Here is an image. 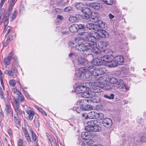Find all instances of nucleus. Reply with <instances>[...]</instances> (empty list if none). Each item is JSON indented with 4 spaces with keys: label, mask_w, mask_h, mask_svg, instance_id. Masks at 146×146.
<instances>
[{
    "label": "nucleus",
    "mask_w": 146,
    "mask_h": 146,
    "mask_svg": "<svg viewBox=\"0 0 146 146\" xmlns=\"http://www.w3.org/2000/svg\"><path fill=\"white\" fill-rule=\"evenodd\" d=\"M72 9V8L70 6H68L65 7L64 9V11L65 12H68L70 11Z\"/></svg>",
    "instance_id": "nucleus-55"
},
{
    "label": "nucleus",
    "mask_w": 146,
    "mask_h": 146,
    "mask_svg": "<svg viewBox=\"0 0 146 146\" xmlns=\"http://www.w3.org/2000/svg\"><path fill=\"white\" fill-rule=\"evenodd\" d=\"M13 55V54L12 52H11L8 54V56L7 57L4 58L3 62L4 65H5L6 67L7 65H9L11 64Z\"/></svg>",
    "instance_id": "nucleus-13"
},
{
    "label": "nucleus",
    "mask_w": 146,
    "mask_h": 146,
    "mask_svg": "<svg viewBox=\"0 0 146 146\" xmlns=\"http://www.w3.org/2000/svg\"><path fill=\"white\" fill-rule=\"evenodd\" d=\"M78 62L79 64L84 66H86V65L89 63L86 59L82 56L78 57Z\"/></svg>",
    "instance_id": "nucleus-18"
},
{
    "label": "nucleus",
    "mask_w": 146,
    "mask_h": 146,
    "mask_svg": "<svg viewBox=\"0 0 146 146\" xmlns=\"http://www.w3.org/2000/svg\"><path fill=\"white\" fill-rule=\"evenodd\" d=\"M88 125L85 127L86 131L93 132H99L101 131V127L98 124L96 120H92L88 122Z\"/></svg>",
    "instance_id": "nucleus-5"
},
{
    "label": "nucleus",
    "mask_w": 146,
    "mask_h": 146,
    "mask_svg": "<svg viewBox=\"0 0 146 146\" xmlns=\"http://www.w3.org/2000/svg\"><path fill=\"white\" fill-rule=\"evenodd\" d=\"M10 12L7 11L5 17L3 18V22L4 23V30L6 29L9 23L8 17Z\"/></svg>",
    "instance_id": "nucleus-19"
},
{
    "label": "nucleus",
    "mask_w": 146,
    "mask_h": 146,
    "mask_svg": "<svg viewBox=\"0 0 146 146\" xmlns=\"http://www.w3.org/2000/svg\"><path fill=\"white\" fill-rule=\"evenodd\" d=\"M92 30L97 31H101L102 29L101 26L99 24H95L94 23L93 27Z\"/></svg>",
    "instance_id": "nucleus-37"
},
{
    "label": "nucleus",
    "mask_w": 146,
    "mask_h": 146,
    "mask_svg": "<svg viewBox=\"0 0 146 146\" xmlns=\"http://www.w3.org/2000/svg\"><path fill=\"white\" fill-rule=\"evenodd\" d=\"M104 117V115L102 113H98L96 112V118L98 119H102Z\"/></svg>",
    "instance_id": "nucleus-43"
},
{
    "label": "nucleus",
    "mask_w": 146,
    "mask_h": 146,
    "mask_svg": "<svg viewBox=\"0 0 146 146\" xmlns=\"http://www.w3.org/2000/svg\"><path fill=\"white\" fill-rule=\"evenodd\" d=\"M104 52L106 54L111 53L112 52V51L110 49L106 48L104 50Z\"/></svg>",
    "instance_id": "nucleus-62"
},
{
    "label": "nucleus",
    "mask_w": 146,
    "mask_h": 146,
    "mask_svg": "<svg viewBox=\"0 0 146 146\" xmlns=\"http://www.w3.org/2000/svg\"><path fill=\"white\" fill-rule=\"evenodd\" d=\"M17 13V11H15L11 15V16L10 17V21H11L13 20L16 17Z\"/></svg>",
    "instance_id": "nucleus-39"
},
{
    "label": "nucleus",
    "mask_w": 146,
    "mask_h": 146,
    "mask_svg": "<svg viewBox=\"0 0 146 146\" xmlns=\"http://www.w3.org/2000/svg\"><path fill=\"white\" fill-rule=\"evenodd\" d=\"M89 85H91L90 91L94 93H98L102 91L101 88L104 87V84L100 82H95L89 83Z\"/></svg>",
    "instance_id": "nucleus-6"
},
{
    "label": "nucleus",
    "mask_w": 146,
    "mask_h": 146,
    "mask_svg": "<svg viewBox=\"0 0 146 146\" xmlns=\"http://www.w3.org/2000/svg\"><path fill=\"white\" fill-rule=\"evenodd\" d=\"M13 100L14 104L13 105V106L14 109L19 108V105L18 102L15 99H13Z\"/></svg>",
    "instance_id": "nucleus-40"
},
{
    "label": "nucleus",
    "mask_w": 146,
    "mask_h": 146,
    "mask_svg": "<svg viewBox=\"0 0 146 146\" xmlns=\"http://www.w3.org/2000/svg\"><path fill=\"white\" fill-rule=\"evenodd\" d=\"M1 7L0 9V15L2 16L4 13L5 10L4 8L1 9Z\"/></svg>",
    "instance_id": "nucleus-63"
},
{
    "label": "nucleus",
    "mask_w": 146,
    "mask_h": 146,
    "mask_svg": "<svg viewBox=\"0 0 146 146\" xmlns=\"http://www.w3.org/2000/svg\"><path fill=\"white\" fill-rule=\"evenodd\" d=\"M86 32H81L79 33L80 35L82 36V38H84L85 40L89 42H85V45L87 46V50L88 52L90 51L93 50L97 47V43L96 42V40L94 41H92L88 40L89 39V36H87L85 35V33Z\"/></svg>",
    "instance_id": "nucleus-4"
},
{
    "label": "nucleus",
    "mask_w": 146,
    "mask_h": 146,
    "mask_svg": "<svg viewBox=\"0 0 146 146\" xmlns=\"http://www.w3.org/2000/svg\"><path fill=\"white\" fill-rule=\"evenodd\" d=\"M104 87L102 88H103L104 90H110L111 88V87L107 84H106V85L104 84Z\"/></svg>",
    "instance_id": "nucleus-54"
},
{
    "label": "nucleus",
    "mask_w": 146,
    "mask_h": 146,
    "mask_svg": "<svg viewBox=\"0 0 146 146\" xmlns=\"http://www.w3.org/2000/svg\"><path fill=\"white\" fill-rule=\"evenodd\" d=\"M26 112L28 115V119L30 121H32L35 112L33 110L30 108H28L27 110H25Z\"/></svg>",
    "instance_id": "nucleus-17"
},
{
    "label": "nucleus",
    "mask_w": 146,
    "mask_h": 146,
    "mask_svg": "<svg viewBox=\"0 0 146 146\" xmlns=\"http://www.w3.org/2000/svg\"><path fill=\"white\" fill-rule=\"evenodd\" d=\"M102 44L103 45V46L106 47L108 46L109 45L108 42L103 41L102 42Z\"/></svg>",
    "instance_id": "nucleus-64"
},
{
    "label": "nucleus",
    "mask_w": 146,
    "mask_h": 146,
    "mask_svg": "<svg viewBox=\"0 0 146 146\" xmlns=\"http://www.w3.org/2000/svg\"><path fill=\"white\" fill-rule=\"evenodd\" d=\"M17 1V0H8V2L10 3V4L7 11L10 12V11L12 9V7L14 6Z\"/></svg>",
    "instance_id": "nucleus-29"
},
{
    "label": "nucleus",
    "mask_w": 146,
    "mask_h": 146,
    "mask_svg": "<svg viewBox=\"0 0 146 146\" xmlns=\"http://www.w3.org/2000/svg\"><path fill=\"white\" fill-rule=\"evenodd\" d=\"M17 98L18 101L20 102H23L24 101V97L22 94L17 96Z\"/></svg>",
    "instance_id": "nucleus-42"
},
{
    "label": "nucleus",
    "mask_w": 146,
    "mask_h": 146,
    "mask_svg": "<svg viewBox=\"0 0 146 146\" xmlns=\"http://www.w3.org/2000/svg\"><path fill=\"white\" fill-rule=\"evenodd\" d=\"M12 91L15 94L18 96L20 95L21 94L19 90L15 88H13L12 90Z\"/></svg>",
    "instance_id": "nucleus-47"
},
{
    "label": "nucleus",
    "mask_w": 146,
    "mask_h": 146,
    "mask_svg": "<svg viewBox=\"0 0 146 146\" xmlns=\"http://www.w3.org/2000/svg\"><path fill=\"white\" fill-rule=\"evenodd\" d=\"M92 75L94 76H98V70L97 68H94V69L92 70V72L91 73H89V71L87 72L86 74V75L84 76V78L87 79L91 75Z\"/></svg>",
    "instance_id": "nucleus-14"
},
{
    "label": "nucleus",
    "mask_w": 146,
    "mask_h": 146,
    "mask_svg": "<svg viewBox=\"0 0 146 146\" xmlns=\"http://www.w3.org/2000/svg\"><path fill=\"white\" fill-rule=\"evenodd\" d=\"M106 81L107 82L113 84H116L118 82L117 79L112 77L107 78Z\"/></svg>",
    "instance_id": "nucleus-26"
},
{
    "label": "nucleus",
    "mask_w": 146,
    "mask_h": 146,
    "mask_svg": "<svg viewBox=\"0 0 146 146\" xmlns=\"http://www.w3.org/2000/svg\"><path fill=\"white\" fill-rule=\"evenodd\" d=\"M92 63L94 65L97 66L103 64L100 57L94 58L92 61Z\"/></svg>",
    "instance_id": "nucleus-20"
},
{
    "label": "nucleus",
    "mask_w": 146,
    "mask_h": 146,
    "mask_svg": "<svg viewBox=\"0 0 146 146\" xmlns=\"http://www.w3.org/2000/svg\"><path fill=\"white\" fill-rule=\"evenodd\" d=\"M89 63H90L89 62L88 64L85 66H86V68H87V70H86L84 68H78L76 70L75 76L76 79L82 80L86 79V78H84V76L86 75L87 72L88 71L89 73H91L92 72V70L95 68L94 66V65H92V64L88 66Z\"/></svg>",
    "instance_id": "nucleus-1"
},
{
    "label": "nucleus",
    "mask_w": 146,
    "mask_h": 146,
    "mask_svg": "<svg viewBox=\"0 0 146 146\" xmlns=\"http://www.w3.org/2000/svg\"><path fill=\"white\" fill-rule=\"evenodd\" d=\"M31 137L32 138V141H34L36 143V145L38 142L37 138L35 133L33 131H31Z\"/></svg>",
    "instance_id": "nucleus-34"
},
{
    "label": "nucleus",
    "mask_w": 146,
    "mask_h": 146,
    "mask_svg": "<svg viewBox=\"0 0 146 146\" xmlns=\"http://www.w3.org/2000/svg\"><path fill=\"white\" fill-rule=\"evenodd\" d=\"M91 17L90 19V21L95 23L98 21V15L97 13L91 12Z\"/></svg>",
    "instance_id": "nucleus-21"
},
{
    "label": "nucleus",
    "mask_w": 146,
    "mask_h": 146,
    "mask_svg": "<svg viewBox=\"0 0 146 146\" xmlns=\"http://www.w3.org/2000/svg\"><path fill=\"white\" fill-rule=\"evenodd\" d=\"M102 61V63L104 62L109 63V64L112 62L113 59V56L111 54L105 55L100 57Z\"/></svg>",
    "instance_id": "nucleus-10"
},
{
    "label": "nucleus",
    "mask_w": 146,
    "mask_h": 146,
    "mask_svg": "<svg viewBox=\"0 0 146 146\" xmlns=\"http://www.w3.org/2000/svg\"><path fill=\"white\" fill-rule=\"evenodd\" d=\"M98 76L104 74L106 72V68H97Z\"/></svg>",
    "instance_id": "nucleus-32"
},
{
    "label": "nucleus",
    "mask_w": 146,
    "mask_h": 146,
    "mask_svg": "<svg viewBox=\"0 0 146 146\" xmlns=\"http://www.w3.org/2000/svg\"><path fill=\"white\" fill-rule=\"evenodd\" d=\"M23 132L24 134V135L25 136V138L27 139V141L29 142H33V141H32L30 136L27 130L26 129L23 130Z\"/></svg>",
    "instance_id": "nucleus-30"
},
{
    "label": "nucleus",
    "mask_w": 146,
    "mask_h": 146,
    "mask_svg": "<svg viewBox=\"0 0 146 146\" xmlns=\"http://www.w3.org/2000/svg\"><path fill=\"white\" fill-rule=\"evenodd\" d=\"M5 110L7 114L11 117L13 115V111L11 108L10 104L8 102H6Z\"/></svg>",
    "instance_id": "nucleus-12"
},
{
    "label": "nucleus",
    "mask_w": 146,
    "mask_h": 146,
    "mask_svg": "<svg viewBox=\"0 0 146 146\" xmlns=\"http://www.w3.org/2000/svg\"><path fill=\"white\" fill-rule=\"evenodd\" d=\"M69 21L73 23L75 22H77V20L74 16L70 17L69 19Z\"/></svg>",
    "instance_id": "nucleus-49"
},
{
    "label": "nucleus",
    "mask_w": 146,
    "mask_h": 146,
    "mask_svg": "<svg viewBox=\"0 0 146 146\" xmlns=\"http://www.w3.org/2000/svg\"><path fill=\"white\" fill-rule=\"evenodd\" d=\"M92 109V106L89 105H87L82 107V110L84 111H89Z\"/></svg>",
    "instance_id": "nucleus-38"
},
{
    "label": "nucleus",
    "mask_w": 146,
    "mask_h": 146,
    "mask_svg": "<svg viewBox=\"0 0 146 146\" xmlns=\"http://www.w3.org/2000/svg\"><path fill=\"white\" fill-rule=\"evenodd\" d=\"M14 119L16 126L18 128L20 127H21L20 121L19 119H18V117H17L16 116H14Z\"/></svg>",
    "instance_id": "nucleus-35"
},
{
    "label": "nucleus",
    "mask_w": 146,
    "mask_h": 146,
    "mask_svg": "<svg viewBox=\"0 0 146 146\" xmlns=\"http://www.w3.org/2000/svg\"><path fill=\"white\" fill-rule=\"evenodd\" d=\"M78 25L77 24H72L69 27L70 31L72 33L77 32L78 31Z\"/></svg>",
    "instance_id": "nucleus-24"
},
{
    "label": "nucleus",
    "mask_w": 146,
    "mask_h": 146,
    "mask_svg": "<svg viewBox=\"0 0 146 146\" xmlns=\"http://www.w3.org/2000/svg\"><path fill=\"white\" fill-rule=\"evenodd\" d=\"M18 146H23V141L21 139H19L17 142Z\"/></svg>",
    "instance_id": "nucleus-57"
},
{
    "label": "nucleus",
    "mask_w": 146,
    "mask_h": 146,
    "mask_svg": "<svg viewBox=\"0 0 146 146\" xmlns=\"http://www.w3.org/2000/svg\"><path fill=\"white\" fill-rule=\"evenodd\" d=\"M114 94H110L109 96L106 94L104 95V96L105 98L110 99H113L114 98Z\"/></svg>",
    "instance_id": "nucleus-46"
},
{
    "label": "nucleus",
    "mask_w": 146,
    "mask_h": 146,
    "mask_svg": "<svg viewBox=\"0 0 146 146\" xmlns=\"http://www.w3.org/2000/svg\"><path fill=\"white\" fill-rule=\"evenodd\" d=\"M9 84L10 85L14 86L16 84V81L14 80H11L9 81Z\"/></svg>",
    "instance_id": "nucleus-56"
},
{
    "label": "nucleus",
    "mask_w": 146,
    "mask_h": 146,
    "mask_svg": "<svg viewBox=\"0 0 146 146\" xmlns=\"http://www.w3.org/2000/svg\"><path fill=\"white\" fill-rule=\"evenodd\" d=\"M124 58L122 56L119 55L115 56L114 60H112V62L108 64V66L110 67H115L118 65H122L124 62Z\"/></svg>",
    "instance_id": "nucleus-7"
},
{
    "label": "nucleus",
    "mask_w": 146,
    "mask_h": 146,
    "mask_svg": "<svg viewBox=\"0 0 146 146\" xmlns=\"http://www.w3.org/2000/svg\"><path fill=\"white\" fill-rule=\"evenodd\" d=\"M94 141L92 139H88L86 140V143L87 145H92L91 144L94 143Z\"/></svg>",
    "instance_id": "nucleus-45"
},
{
    "label": "nucleus",
    "mask_w": 146,
    "mask_h": 146,
    "mask_svg": "<svg viewBox=\"0 0 146 146\" xmlns=\"http://www.w3.org/2000/svg\"><path fill=\"white\" fill-rule=\"evenodd\" d=\"M84 6L83 3L81 2H76L75 5L76 8L80 10L82 12L86 8L83 7Z\"/></svg>",
    "instance_id": "nucleus-27"
},
{
    "label": "nucleus",
    "mask_w": 146,
    "mask_h": 146,
    "mask_svg": "<svg viewBox=\"0 0 146 146\" xmlns=\"http://www.w3.org/2000/svg\"><path fill=\"white\" fill-rule=\"evenodd\" d=\"M83 132L81 134V137L84 140H87L90 137L91 134L90 132V131H88Z\"/></svg>",
    "instance_id": "nucleus-23"
},
{
    "label": "nucleus",
    "mask_w": 146,
    "mask_h": 146,
    "mask_svg": "<svg viewBox=\"0 0 146 146\" xmlns=\"http://www.w3.org/2000/svg\"><path fill=\"white\" fill-rule=\"evenodd\" d=\"M77 56V54L75 53L71 52L69 54V56L70 58H72Z\"/></svg>",
    "instance_id": "nucleus-61"
},
{
    "label": "nucleus",
    "mask_w": 146,
    "mask_h": 146,
    "mask_svg": "<svg viewBox=\"0 0 146 146\" xmlns=\"http://www.w3.org/2000/svg\"><path fill=\"white\" fill-rule=\"evenodd\" d=\"M91 7L94 9L98 10L100 8V5L99 3H92L90 4Z\"/></svg>",
    "instance_id": "nucleus-28"
},
{
    "label": "nucleus",
    "mask_w": 146,
    "mask_h": 146,
    "mask_svg": "<svg viewBox=\"0 0 146 146\" xmlns=\"http://www.w3.org/2000/svg\"><path fill=\"white\" fill-rule=\"evenodd\" d=\"M102 1L107 5H112L113 3L112 0H102Z\"/></svg>",
    "instance_id": "nucleus-51"
},
{
    "label": "nucleus",
    "mask_w": 146,
    "mask_h": 146,
    "mask_svg": "<svg viewBox=\"0 0 146 146\" xmlns=\"http://www.w3.org/2000/svg\"><path fill=\"white\" fill-rule=\"evenodd\" d=\"M4 73L9 76H13V78L15 77L18 74L17 69L15 67L11 66V70H6Z\"/></svg>",
    "instance_id": "nucleus-9"
},
{
    "label": "nucleus",
    "mask_w": 146,
    "mask_h": 146,
    "mask_svg": "<svg viewBox=\"0 0 146 146\" xmlns=\"http://www.w3.org/2000/svg\"><path fill=\"white\" fill-rule=\"evenodd\" d=\"M102 123L103 125L107 127H110L112 125L113 123L111 119L106 118L104 119L102 121Z\"/></svg>",
    "instance_id": "nucleus-15"
},
{
    "label": "nucleus",
    "mask_w": 146,
    "mask_h": 146,
    "mask_svg": "<svg viewBox=\"0 0 146 146\" xmlns=\"http://www.w3.org/2000/svg\"><path fill=\"white\" fill-rule=\"evenodd\" d=\"M137 142L139 141L145 142L146 141V138L144 136H142L141 137L139 138V140L137 139Z\"/></svg>",
    "instance_id": "nucleus-50"
},
{
    "label": "nucleus",
    "mask_w": 146,
    "mask_h": 146,
    "mask_svg": "<svg viewBox=\"0 0 146 146\" xmlns=\"http://www.w3.org/2000/svg\"><path fill=\"white\" fill-rule=\"evenodd\" d=\"M92 52H93L95 53L96 54H99L101 52V50L97 47L95 49H94L93 50Z\"/></svg>",
    "instance_id": "nucleus-52"
},
{
    "label": "nucleus",
    "mask_w": 146,
    "mask_h": 146,
    "mask_svg": "<svg viewBox=\"0 0 146 146\" xmlns=\"http://www.w3.org/2000/svg\"><path fill=\"white\" fill-rule=\"evenodd\" d=\"M38 110L41 112L43 114H44V115L46 116L47 115V114L45 112V111L43 110L41 108L38 107V108H37Z\"/></svg>",
    "instance_id": "nucleus-58"
},
{
    "label": "nucleus",
    "mask_w": 146,
    "mask_h": 146,
    "mask_svg": "<svg viewBox=\"0 0 146 146\" xmlns=\"http://www.w3.org/2000/svg\"><path fill=\"white\" fill-rule=\"evenodd\" d=\"M77 37L75 39V42L78 44L75 45L76 49L79 51H83V54L84 55L89 54L87 50V46L85 45V42L84 43V39L83 38Z\"/></svg>",
    "instance_id": "nucleus-3"
},
{
    "label": "nucleus",
    "mask_w": 146,
    "mask_h": 146,
    "mask_svg": "<svg viewBox=\"0 0 146 146\" xmlns=\"http://www.w3.org/2000/svg\"><path fill=\"white\" fill-rule=\"evenodd\" d=\"M94 23H90L87 24L86 27L87 29L90 30H92L93 29V27L94 26Z\"/></svg>",
    "instance_id": "nucleus-44"
},
{
    "label": "nucleus",
    "mask_w": 146,
    "mask_h": 146,
    "mask_svg": "<svg viewBox=\"0 0 146 146\" xmlns=\"http://www.w3.org/2000/svg\"><path fill=\"white\" fill-rule=\"evenodd\" d=\"M69 45L70 46L71 48H74L75 46L74 45V42H70L69 43Z\"/></svg>",
    "instance_id": "nucleus-60"
},
{
    "label": "nucleus",
    "mask_w": 146,
    "mask_h": 146,
    "mask_svg": "<svg viewBox=\"0 0 146 146\" xmlns=\"http://www.w3.org/2000/svg\"><path fill=\"white\" fill-rule=\"evenodd\" d=\"M96 112L94 111H91L87 114V117L89 119L96 118Z\"/></svg>",
    "instance_id": "nucleus-31"
},
{
    "label": "nucleus",
    "mask_w": 146,
    "mask_h": 146,
    "mask_svg": "<svg viewBox=\"0 0 146 146\" xmlns=\"http://www.w3.org/2000/svg\"><path fill=\"white\" fill-rule=\"evenodd\" d=\"M18 60L17 57L16 56H14L13 57V60L12 61L11 66L15 67L18 64Z\"/></svg>",
    "instance_id": "nucleus-33"
},
{
    "label": "nucleus",
    "mask_w": 146,
    "mask_h": 146,
    "mask_svg": "<svg viewBox=\"0 0 146 146\" xmlns=\"http://www.w3.org/2000/svg\"><path fill=\"white\" fill-rule=\"evenodd\" d=\"M73 109L74 110H75L76 112L78 113H80L83 110L82 107L81 106L78 107L77 108L75 107Z\"/></svg>",
    "instance_id": "nucleus-41"
},
{
    "label": "nucleus",
    "mask_w": 146,
    "mask_h": 146,
    "mask_svg": "<svg viewBox=\"0 0 146 146\" xmlns=\"http://www.w3.org/2000/svg\"><path fill=\"white\" fill-rule=\"evenodd\" d=\"M91 94V92L89 88L88 90H85V91L82 93L81 96L83 98H88L90 96Z\"/></svg>",
    "instance_id": "nucleus-25"
},
{
    "label": "nucleus",
    "mask_w": 146,
    "mask_h": 146,
    "mask_svg": "<svg viewBox=\"0 0 146 146\" xmlns=\"http://www.w3.org/2000/svg\"><path fill=\"white\" fill-rule=\"evenodd\" d=\"M15 111L16 112L17 115L19 116L21 115V111L19 108H15L14 109Z\"/></svg>",
    "instance_id": "nucleus-48"
},
{
    "label": "nucleus",
    "mask_w": 146,
    "mask_h": 146,
    "mask_svg": "<svg viewBox=\"0 0 146 146\" xmlns=\"http://www.w3.org/2000/svg\"><path fill=\"white\" fill-rule=\"evenodd\" d=\"M88 103V99H83L81 100L78 102V104L80 106H84V105L85 103Z\"/></svg>",
    "instance_id": "nucleus-36"
},
{
    "label": "nucleus",
    "mask_w": 146,
    "mask_h": 146,
    "mask_svg": "<svg viewBox=\"0 0 146 146\" xmlns=\"http://www.w3.org/2000/svg\"><path fill=\"white\" fill-rule=\"evenodd\" d=\"M49 140L51 143L52 146H54V142L53 141V140L52 138L49 137Z\"/></svg>",
    "instance_id": "nucleus-59"
},
{
    "label": "nucleus",
    "mask_w": 146,
    "mask_h": 146,
    "mask_svg": "<svg viewBox=\"0 0 146 146\" xmlns=\"http://www.w3.org/2000/svg\"><path fill=\"white\" fill-rule=\"evenodd\" d=\"M91 12V11L90 9L87 7L82 12L84 14V15L83 16V19L86 20L89 19L90 18Z\"/></svg>",
    "instance_id": "nucleus-16"
},
{
    "label": "nucleus",
    "mask_w": 146,
    "mask_h": 146,
    "mask_svg": "<svg viewBox=\"0 0 146 146\" xmlns=\"http://www.w3.org/2000/svg\"><path fill=\"white\" fill-rule=\"evenodd\" d=\"M87 84L89 83H84L80 84L77 86L75 89V92L78 94L82 93L83 92L85 91V90H89V88L87 87Z\"/></svg>",
    "instance_id": "nucleus-8"
},
{
    "label": "nucleus",
    "mask_w": 146,
    "mask_h": 146,
    "mask_svg": "<svg viewBox=\"0 0 146 146\" xmlns=\"http://www.w3.org/2000/svg\"><path fill=\"white\" fill-rule=\"evenodd\" d=\"M116 87L117 88L119 89H122L125 87V88L126 90H129V87L126 86L124 81L123 80L120 79L119 80Z\"/></svg>",
    "instance_id": "nucleus-11"
},
{
    "label": "nucleus",
    "mask_w": 146,
    "mask_h": 146,
    "mask_svg": "<svg viewBox=\"0 0 146 146\" xmlns=\"http://www.w3.org/2000/svg\"><path fill=\"white\" fill-rule=\"evenodd\" d=\"M100 98L97 96H94L88 99V103L90 102L98 103L100 101Z\"/></svg>",
    "instance_id": "nucleus-22"
},
{
    "label": "nucleus",
    "mask_w": 146,
    "mask_h": 146,
    "mask_svg": "<svg viewBox=\"0 0 146 146\" xmlns=\"http://www.w3.org/2000/svg\"><path fill=\"white\" fill-rule=\"evenodd\" d=\"M57 5L59 6H65L66 5L65 2H64L62 0L59 1L57 3Z\"/></svg>",
    "instance_id": "nucleus-53"
},
{
    "label": "nucleus",
    "mask_w": 146,
    "mask_h": 146,
    "mask_svg": "<svg viewBox=\"0 0 146 146\" xmlns=\"http://www.w3.org/2000/svg\"><path fill=\"white\" fill-rule=\"evenodd\" d=\"M85 35L88 36V40L92 41H94L97 39H99L101 38H105L108 36V34L106 31L102 30L99 33L96 32H92L91 33L86 32L85 34Z\"/></svg>",
    "instance_id": "nucleus-2"
}]
</instances>
